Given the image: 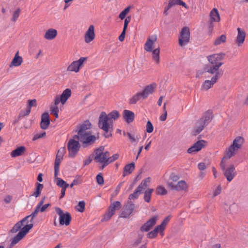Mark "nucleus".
I'll list each match as a JSON object with an SVG mask.
<instances>
[{
	"label": "nucleus",
	"instance_id": "nucleus-50",
	"mask_svg": "<svg viewBox=\"0 0 248 248\" xmlns=\"http://www.w3.org/2000/svg\"><path fill=\"white\" fill-rule=\"evenodd\" d=\"M113 215L110 213L108 210V211L103 216L101 221H107L109 220Z\"/></svg>",
	"mask_w": 248,
	"mask_h": 248
},
{
	"label": "nucleus",
	"instance_id": "nucleus-19",
	"mask_svg": "<svg viewBox=\"0 0 248 248\" xmlns=\"http://www.w3.org/2000/svg\"><path fill=\"white\" fill-rule=\"evenodd\" d=\"M157 220V216L152 217L140 227V231L143 232L149 231L156 223Z\"/></svg>",
	"mask_w": 248,
	"mask_h": 248
},
{
	"label": "nucleus",
	"instance_id": "nucleus-27",
	"mask_svg": "<svg viewBox=\"0 0 248 248\" xmlns=\"http://www.w3.org/2000/svg\"><path fill=\"white\" fill-rule=\"evenodd\" d=\"M237 31L238 34L236 42L239 45V46H240L242 45L245 41L246 37V32L244 30L239 28H237Z\"/></svg>",
	"mask_w": 248,
	"mask_h": 248
},
{
	"label": "nucleus",
	"instance_id": "nucleus-41",
	"mask_svg": "<svg viewBox=\"0 0 248 248\" xmlns=\"http://www.w3.org/2000/svg\"><path fill=\"white\" fill-rule=\"evenodd\" d=\"M150 177H148L142 181L140 184L138 186L139 189L142 191L143 189H145L148 186V184L150 183Z\"/></svg>",
	"mask_w": 248,
	"mask_h": 248
},
{
	"label": "nucleus",
	"instance_id": "nucleus-55",
	"mask_svg": "<svg viewBox=\"0 0 248 248\" xmlns=\"http://www.w3.org/2000/svg\"><path fill=\"white\" fill-rule=\"evenodd\" d=\"M36 106L37 104L36 99H34L32 100H29L28 101V106L27 108H30L31 110L32 107H36Z\"/></svg>",
	"mask_w": 248,
	"mask_h": 248
},
{
	"label": "nucleus",
	"instance_id": "nucleus-30",
	"mask_svg": "<svg viewBox=\"0 0 248 248\" xmlns=\"http://www.w3.org/2000/svg\"><path fill=\"white\" fill-rule=\"evenodd\" d=\"M210 20L215 22H219L220 21V16L217 8H213L210 12Z\"/></svg>",
	"mask_w": 248,
	"mask_h": 248
},
{
	"label": "nucleus",
	"instance_id": "nucleus-57",
	"mask_svg": "<svg viewBox=\"0 0 248 248\" xmlns=\"http://www.w3.org/2000/svg\"><path fill=\"white\" fill-rule=\"evenodd\" d=\"M96 182L99 185H102L104 184V178L101 173H99L96 176Z\"/></svg>",
	"mask_w": 248,
	"mask_h": 248
},
{
	"label": "nucleus",
	"instance_id": "nucleus-54",
	"mask_svg": "<svg viewBox=\"0 0 248 248\" xmlns=\"http://www.w3.org/2000/svg\"><path fill=\"white\" fill-rule=\"evenodd\" d=\"M119 157V155L118 154H115L111 156H108V165L110 163H111L112 162H114L116 160H117Z\"/></svg>",
	"mask_w": 248,
	"mask_h": 248
},
{
	"label": "nucleus",
	"instance_id": "nucleus-59",
	"mask_svg": "<svg viewBox=\"0 0 248 248\" xmlns=\"http://www.w3.org/2000/svg\"><path fill=\"white\" fill-rule=\"evenodd\" d=\"M131 19V16H128L125 18H124L123 29L125 30H127L128 25L129 23L130 22Z\"/></svg>",
	"mask_w": 248,
	"mask_h": 248
},
{
	"label": "nucleus",
	"instance_id": "nucleus-58",
	"mask_svg": "<svg viewBox=\"0 0 248 248\" xmlns=\"http://www.w3.org/2000/svg\"><path fill=\"white\" fill-rule=\"evenodd\" d=\"M46 133L45 132H43L41 133H37L34 135V136L32 138V140L34 141V140H37L38 139L43 138L46 136Z\"/></svg>",
	"mask_w": 248,
	"mask_h": 248
},
{
	"label": "nucleus",
	"instance_id": "nucleus-2",
	"mask_svg": "<svg viewBox=\"0 0 248 248\" xmlns=\"http://www.w3.org/2000/svg\"><path fill=\"white\" fill-rule=\"evenodd\" d=\"M98 127L102 129L106 138L111 136V132L113 131V122L107 117V114L105 112H102L99 117Z\"/></svg>",
	"mask_w": 248,
	"mask_h": 248
},
{
	"label": "nucleus",
	"instance_id": "nucleus-47",
	"mask_svg": "<svg viewBox=\"0 0 248 248\" xmlns=\"http://www.w3.org/2000/svg\"><path fill=\"white\" fill-rule=\"evenodd\" d=\"M55 178L56 180L57 185L59 187H62V188L64 187L66 185H68L62 179L58 178V176L56 177H55Z\"/></svg>",
	"mask_w": 248,
	"mask_h": 248
},
{
	"label": "nucleus",
	"instance_id": "nucleus-39",
	"mask_svg": "<svg viewBox=\"0 0 248 248\" xmlns=\"http://www.w3.org/2000/svg\"><path fill=\"white\" fill-rule=\"evenodd\" d=\"M170 218V216L167 217L163 220V221L161 222V223L158 225V226H161L162 227V228H163L162 231H158V232L160 233V235L162 236H164V233L163 232L165 230L166 226H167V224L168 223V222H169Z\"/></svg>",
	"mask_w": 248,
	"mask_h": 248
},
{
	"label": "nucleus",
	"instance_id": "nucleus-64",
	"mask_svg": "<svg viewBox=\"0 0 248 248\" xmlns=\"http://www.w3.org/2000/svg\"><path fill=\"white\" fill-rule=\"evenodd\" d=\"M173 6V4L171 3H169L168 6L165 7L164 11V14L165 16L168 15V11Z\"/></svg>",
	"mask_w": 248,
	"mask_h": 248
},
{
	"label": "nucleus",
	"instance_id": "nucleus-48",
	"mask_svg": "<svg viewBox=\"0 0 248 248\" xmlns=\"http://www.w3.org/2000/svg\"><path fill=\"white\" fill-rule=\"evenodd\" d=\"M43 185L42 184H38L36 187V191L32 195L35 196V197H38L39 196L41 193V191L43 189Z\"/></svg>",
	"mask_w": 248,
	"mask_h": 248
},
{
	"label": "nucleus",
	"instance_id": "nucleus-63",
	"mask_svg": "<svg viewBox=\"0 0 248 248\" xmlns=\"http://www.w3.org/2000/svg\"><path fill=\"white\" fill-rule=\"evenodd\" d=\"M170 179L174 182H177L179 180V177L175 174L171 173L170 175Z\"/></svg>",
	"mask_w": 248,
	"mask_h": 248
},
{
	"label": "nucleus",
	"instance_id": "nucleus-9",
	"mask_svg": "<svg viewBox=\"0 0 248 248\" xmlns=\"http://www.w3.org/2000/svg\"><path fill=\"white\" fill-rule=\"evenodd\" d=\"M79 140H76V138L70 139L67 143V149L68 151L69 156L70 157H74L78 154L80 145L79 143Z\"/></svg>",
	"mask_w": 248,
	"mask_h": 248
},
{
	"label": "nucleus",
	"instance_id": "nucleus-14",
	"mask_svg": "<svg viewBox=\"0 0 248 248\" xmlns=\"http://www.w3.org/2000/svg\"><path fill=\"white\" fill-rule=\"evenodd\" d=\"M71 91L69 89L64 90L62 94L59 95H56L54 98V103L55 105H58L60 103L64 105L68 99L71 96Z\"/></svg>",
	"mask_w": 248,
	"mask_h": 248
},
{
	"label": "nucleus",
	"instance_id": "nucleus-40",
	"mask_svg": "<svg viewBox=\"0 0 248 248\" xmlns=\"http://www.w3.org/2000/svg\"><path fill=\"white\" fill-rule=\"evenodd\" d=\"M154 189L152 188H149L144 192V200L145 202H149L151 200L152 193Z\"/></svg>",
	"mask_w": 248,
	"mask_h": 248
},
{
	"label": "nucleus",
	"instance_id": "nucleus-36",
	"mask_svg": "<svg viewBox=\"0 0 248 248\" xmlns=\"http://www.w3.org/2000/svg\"><path fill=\"white\" fill-rule=\"evenodd\" d=\"M120 116V114L118 111L116 110H113L108 115L107 117L111 121H115L117 120Z\"/></svg>",
	"mask_w": 248,
	"mask_h": 248
},
{
	"label": "nucleus",
	"instance_id": "nucleus-23",
	"mask_svg": "<svg viewBox=\"0 0 248 248\" xmlns=\"http://www.w3.org/2000/svg\"><path fill=\"white\" fill-rule=\"evenodd\" d=\"M23 62V59L21 56L19 55V51H17L12 61L10 62L9 64L10 67H18Z\"/></svg>",
	"mask_w": 248,
	"mask_h": 248
},
{
	"label": "nucleus",
	"instance_id": "nucleus-25",
	"mask_svg": "<svg viewBox=\"0 0 248 248\" xmlns=\"http://www.w3.org/2000/svg\"><path fill=\"white\" fill-rule=\"evenodd\" d=\"M50 124L49 117L48 113H44L42 115L41 122L40 123L41 128L46 129Z\"/></svg>",
	"mask_w": 248,
	"mask_h": 248
},
{
	"label": "nucleus",
	"instance_id": "nucleus-15",
	"mask_svg": "<svg viewBox=\"0 0 248 248\" xmlns=\"http://www.w3.org/2000/svg\"><path fill=\"white\" fill-rule=\"evenodd\" d=\"M146 51L150 53L152 60L155 64L158 65L160 63L159 47H145Z\"/></svg>",
	"mask_w": 248,
	"mask_h": 248
},
{
	"label": "nucleus",
	"instance_id": "nucleus-12",
	"mask_svg": "<svg viewBox=\"0 0 248 248\" xmlns=\"http://www.w3.org/2000/svg\"><path fill=\"white\" fill-rule=\"evenodd\" d=\"M65 153V149L64 147L61 148L58 151L54 163V176L56 177L59 174V166L61 161L63 159Z\"/></svg>",
	"mask_w": 248,
	"mask_h": 248
},
{
	"label": "nucleus",
	"instance_id": "nucleus-42",
	"mask_svg": "<svg viewBox=\"0 0 248 248\" xmlns=\"http://www.w3.org/2000/svg\"><path fill=\"white\" fill-rule=\"evenodd\" d=\"M39 212H40V208H38L36 206L34 212H33L31 215L24 217V220H26V221L28 218H31L30 221H31V222H32L34 217L37 216V215L38 214Z\"/></svg>",
	"mask_w": 248,
	"mask_h": 248
},
{
	"label": "nucleus",
	"instance_id": "nucleus-13",
	"mask_svg": "<svg viewBox=\"0 0 248 248\" xmlns=\"http://www.w3.org/2000/svg\"><path fill=\"white\" fill-rule=\"evenodd\" d=\"M190 31L187 27H183L180 32V36L179 39V44L182 46L186 45L189 42Z\"/></svg>",
	"mask_w": 248,
	"mask_h": 248
},
{
	"label": "nucleus",
	"instance_id": "nucleus-45",
	"mask_svg": "<svg viewBox=\"0 0 248 248\" xmlns=\"http://www.w3.org/2000/svg\"><path fill=\"white\" fill-rule=\"evenodd\" d=\"M130 6H128L126 8H125L124 10H123L120 14L119 15V17L123 20L124 18H125L126 17L127 14L129 12L130 10Z\"/></svg>",
	"mask_w": 248,
	"mask_h": 248
},
{
	"label": "nucleus",
	"instance_id": "nucleus-11",
	"mask_svg": "<svg viewBox=\"0 0 248 248\" xmlns=\"http://www.w3.org/2000/svg\"><path fill=\"white\" fill-rule=\"evenodd\" d=\"M55 211L59 216L60 224L61 225H69L72 219L70 214L67 212L64 213L63 210L59 207H56Z\"/></svg>",
	"mask_w": 248,
	"mask_h": 248
},
{
	"label": "nucleus",
	"instance_id": "nucleus-61",
	"mask_svg": "<svg viewBox=\"0 0 248 248\" xmlns=\"http://www.w3.org/2000/svg\"><path fill=\"white\" fill-rule=\"evenodd\" d=\"M126 30L123 29V31L120 34V35L119 37V40L120 41H123L124 39L125 36V33H126Z\"/></svg>",
	"mask_w": 248,
	"mask_h": 248
},
{
	"label": "nucleus",
	"instance_id": "nucleus-43",
	"mask_svg": "<svg viewBox=\"0 0 248 248\" xmlns=\"http://www.w3.org/2000/svg\"><path fill=\"white\" fill-rule=\"evenodd\" d=\"M167 193V191L164 186H160L156 189V194L159 195H164Z\"/></svg>",
	"mask_w": 248,
	"mask_h": 248
},
{
	"label": "nucleus",
	"instance_id": "nucleus-26",
	"mask_svg": "<svg viewBox=\"0 0 248 248\" xmlns=\"http://www.w3.org/2000/svg\"><path fill=\"white\" fill-rule=\"evenodd\" d=\"M123 115L124 121L127 123H131L134 120L135 114L130 110L124 109Z\"/></svg>",
	"mask_w": 248,
	"mask_h": 248
},
{
	"label": "nucleus",
	"instance_id": "nucleus-34",
	"mask_svg": "<svg viewBox=\"0 0 248 248\" xmlns=\"http://www.w3.org/2000/svg\"><path fill=\"white\" fill-rule=\"evenodd\" d=\"M26 221V220H24V218H23L21 220L17 222L12 228L11 230V232L13 233H15L17 232L18 231H20L23 225V223Z\"/></svg>",
	"mask_w": 248,
	"mask_h": 248
},
{
	"label": "nucleus",
	"instance_id": "nucleus-6",
	"mask_svg": "<svg viewBox=\"0 0 248 248\" xmlns=\"http://www.w3.org/2000/svg\"><path fill=\"white\" fill-rule=\"evenodd\" d=\"M33 224H27L24 226L18 233L11 240V243L9 248L13 247L21 241L32 228Z\"/></svg>",
	"mask_w": 248,
	"mask_h": 248
},
{
	"label": "nucleus",
	"instance_id": "nucleus-32",
	"mask_svg": "<svg viewBox=\"0 0 248 248\" xmlns=\"http://www.w3.org/2000/svg\"><path fill=\"white\" fill-rule=\"evenodd\" d=\"M163 229L161 226H157L152 231L147 233V237L150 239L155 238L157 236L158 231H162Z\"/></svg>",
	"mask_w": 248,
	"mask_h": 248
},
{
	"label": "nucleus",
	"instance_id": "nucleus-35",
	"mask_svg": "<svg viewBox=\"0 0 248 248\" xmlns=\"http://www.w3.org/2000/svg\"><path fill=\"white\" fill-rule=\"evenodd\" d=\"M141 99H144L145 98H143V96L142 95L141 93L139 92L135 94L130 99L129 103L131 104H135Z\"/></svg>",
	"mask_w": 248,
	"mask_h": 248
},
{
	"label": "nucleus",
	"instance_id": "nucleus-24",
	"mask_svg": "<svg viewBox=\"0 0 248 248\" xmlns=\"http://www.w3.org/2000/svg\"><path fill=\"white\" fill-rule=\"evenodd\" d=\"M134 208V204L133 203H131L126 205L121 213V217L124 218L128 217L133 212Z\"/></svg>",
	"mask_w": 248,
	"mask_h": 248
},
{
	"label": "nucleus",
	"instance_id": "nucleus-10",
	"mask_svg": "<svg viewBox=\"0 0 248 248\" xmlns=\"http://www.w3.org/2000/svg\"><path fill=\"white\" fill-rule=\"evenodd\" d=\"M76 138L81 143L84 148L93 144L96 140V137L94 135H92L91 132L84 134V135L82 134Z\"/></svg>",
	"mask_w": 248,
	"mask_h": 248
},
{
	"label": "nucleus",
	"instance_id": "nucleus-22",
	"mask_svg": "<svg viewBox=\"0 0 248 248\" xmlns=\"http://www.w3.org/2000/svg\"><path fill=\"white\" fill-rule=\"evenodd\" d=\"M156 88V85L155 83H152L146 86L144 90L141 92L143 96V98H146L149 95L153 93Z\"/></svg>",
	"mask_w": 248,
	"mask_h": 248
},
{
	"label": "nucleus",
	"instance_id": "nucleus-29",
	"mask_svg": "<svg viewBox=\"0 0 248 248\" xmlns=\"http://www.w3.org/2000/svg\"><path fill=\"white\" fill-rule=\"evenodd\" d=\"M26 151V148L21 146L17 147L11 153V156L13 157H16L20 155H22Z\"/></svg>",
	"mask_w": 248,
	"mask_h": 248
},
{
	"label": "nucleus",
	"instance_id": "nucleus-49",
	"mask_svg": "<svg viewBox=\"0 0 248 248\" xmlns=\"http://www.w3.org/2000/svg\"><path fill=\"white\" fill-rule=\"evenodd\" d=\"M85 202L84 201H80L78 203L77 210L80 212H83L85 209Z\"/></svg>",
	"mask_w": 248,
	"mask_h": 248
},
{
	"label": "nucleus",
	"instance_id": "nucleus-44",
	"mask_svg": "<svg viewBox=\"0 0 248 248\" xmlns=\"http://www.w3.org/2000/svg\"><path fill=\"white\" fill-rule=\"evenodd\" d=\"M226 40V37L225 35L222 34L220 35L219 37L217 38L214 43V45L215 46L219 45L221 43H224Z\"/></svg>",
	"mask_w": 248,
	"mask_h": 248
},
{
	"label": "nucleus",
	"instance_id": "nucleus-62",
	"mask_svg": "<svg viewBox=\"0 0 248 248\" xmlns=\"http://www.w3.org/2000/svg\"><path fill=\"white\" fill-rule=\"evenodd\" d=\"M69 186V185H67L64 187H63L61 189L60 199L62 198L65 194L66 189Z\"/></svg>",
	"mask_w": 248,
	"mask_h": 248
},
{
	"label": "nucleus",
	"instance_id": "nucleus-37",
	"mask_svg": "<svg viewBox=\"0 0 248 248\" xmlns=\"http://www.w3.org/2000/svg\"><path fill=\"white\" fill-rule=\"evenodd\" d=\"M127 136L128 137L130 142L132 144H137L139 140L140 139V136L139 135H133L130 133H128L127 134Z\"/></svg>",
	"mask_w": 248,
	"mask_h": 248
},
{
	"label": "nucleus",
	"instance_id": "nucleus-46",
	"mask_svg": "<svg viewBox=\"0 0 248 248\" xmlns=\"http://www.w3.org/2000/svg\"><path fill=\"white\" fill-rule=\"evenodd\" d=\"M142 190L139 189L138 187L136 188L134 192L129 196V200H134L137 199L139 197V196L141 193Z\"/></svg>",
	"mask_w": 248,
	"mask_h": 248
},
{
	"label": "nucleus",
	"instance_id": "nucleus-51",
	"mask_svg": "<svg viewBox=\"0 0 248 248\" xmlns=\"http://www.w3.org/2000/svg\"><path fill=\"white\" fill-rule=\"evenodd\" d=\"M31 110L30 108H27L25 110H22L20 113L19 114V117L20 118H23L25 116H28L31 113Z\"/></svg>",
	"mask_w": 248,
	"mask_h": 248
},
{
	"label": "nucleus",
	"instance_id": "nucleus-56",
	"mask_svg": "<svg viewBox=\"0 0 248 248\" xmlns=\"http://www.w3.org/2000/svg\"><path fill=\"white\" fill-rule=\"evenodd\" d=\"M146 131L148 133H152L154 130V127L150 121H148L146 124Z\"/></svg>",
	"mask_w": 248,
	"mask_h": 248
},
{
	"label": "nucleus",
	"instance_id": "nucleus-4",
	"mask_svg": "<svg viewBox=\"0 0 248 248\" xmlns=\"http://www.w3.org/2000/svg\"><path fill=\"white\" fill-rule=\"evenodd\" d=\"M244 141L245 140L242 137H236L233 140L232 144L226 150L225 156L228 158H231L234 156L236 152L241 148Z\"/></svg>",
	"mask_w": 248,
	"mask_h": 248
},
{
	"label": "nucleus",
	"instance_id": "nucleus-38",
	"mask_svg": "<svg viewBox=\"0 0 248 248\" xmlns=\"http://www.w3.org/2000/svg\"><path fill=\"white\" fill-rule=\"evenodd\" d=\"M157 40V36L155 34L149 36L144 46H153L154 43Z\"/></svg>",
	"mask_w": 248,
	"mask_h": 248
},
{
	"label": "nucleus",
	"instance_id": "nucleus-7",
	"mask_svg": "<svg viewBox=\"0 0 248 248\" xmlns=\"http://www.w3.org/2000/svg\"><path fill=\"white\" fill-rule=\"evenodd\" d=\"M109 155V153L108 151L104 152V148L101 147L95 150L94 159L97 162L103 164L102 167L103 169L104 167L108 165V157Z\"/></svg>",
	"mask_w": 248,
	"mask_h": 248
},
{
	"label": "nucleus",
	"instance_id": "nucleus-3",
	"mask_svg": "<svg viewBox=\"0 0 248 248\" xmlns=\"http://www.w3.org/2000/svg\"><path fill=\"white\" fill-rule=\"evenodd\" d=\"M230 158L224 156L220 164V168L223 171V174L229 182L232 181L236 175L235 168L233 164H227Z\"/></svg>",
	"mask_w": 248,
	"mask_h": 248
},
{
	"label": "nucleus",
	"instance_id": "nucleus-31",
	"mask_svg": "<svg viewBox=\"0 0 248 248\" xmlns=\"http://www.w3.org/2000/svg\"><path fill=\"white\" fill-rule=\"evenodd\" d=\"M121 207V203L120 202L115 201L111 203L108 207V210L114 215L116 210H118Z\"/></svg>",
	"mask_w": 248,
	"mask_h": 248
},
{
	"label": "nucleus",
	"instance_id": "nucleus-52",
	"mask_svg": "<svg viewBox=\"0 0 248 248\" xmlns=\"http://www.w3.org/2000/svg\"><path fill=\"white\" fill-rule=\"evenodd\" d=\"M20 13V9L18 8L13 13L11 20L16 21L19 17Z\"/></svg>",
	"mask_w": 248,
	"mask_h": 248
},
{
	"label": "nucleus",
	"instance_id": "nucleus-5",
	"mask_svg": "<svg viewBox=\"0 0 248 248\" xmlns=\"http://www.w3.org/2000/svg\"><path fill=\"white\" fill-rule=\"evenodd\" d=\"M211 120V117L209 113H206L195 124L192 133L194 135L199 134Z\"/></svg>",
	"mask_w": 248,
	"mask_h": 248
},
{
	"label": "nucleus",
	"instance_id": "nucleus-33",
	"mask_svg": "<svg viewBox=\"0 0 248 248\" xmlns=\"http://www.w3.org/2000/svg\"><path fill=\"white\" fill-rule=\"evenodd\" d=\"M135 169V164L132 162L125 166L124 169L123 175L125 176L131 174Z\"/></svg>",
	"mask_w": 248,
	"mask_h": 248
},
{
	"label": "nucleus",
	"instance_id": "nucleus-17",
	"mask_svg": "<svg viewBox=\"0 0 248 248\" xmlns=\"http://www.w3.org/2000/svg\"><path fill=\"white\" fill-rule=\"evenodd\" d=\"M211 80H206L202 85L203 90L207 91L213 87V85L217 82L218 79L222 76L220 74H214Z\"/></svg>",
	"mask_w": 248,
	"mask_h": 248
},
{
	"label": "nucleus",
	"instance_id": "nucleus-18",
	"mask_svg": "<svg viewBox=\"0 0 248 248\" xmlns=\"http://www.w3.org/2000/svg\"><path fill=\"white\" fill-rule=\"evenodd\" d=\"M91 126V124L89 121H84V123L79 126L78 129L77 130L78 135L74 136V138L80 136L82 135V134L84 135V134L90 132L88 130L90 129Z\"/></svg>",
	"mask_w": 248,
	"mask_h": 248
},
{
	"label": "nucleus",
	"instance_id": "nucleus-53",
	"mask_svg": "<svg viewBox=\"0 0 248 248\" xmlns=\"http://www.w3.org/2000/svg\"><path fill=\"white\" fill-rule=\"evenodd\" d=\"M222 190V187L219 185L213 191V196L214 197L217 196L220 194Z\"/></svg>",
	"mask_w": 248,
	"mask_h": 248
},
{
	"label": "nucleus",
	"instance_id": "nucleus-21",
	"mask_svg": "<svg viewBox=\"0 0 248 248\" xmlns=\"http://www.w3.org/2000/svg\"><path fill=\"white\" fill-rule=\"evenodd\" d=\"M95 38L94 28L93 25H90L85 34V41L90 43Z\"/></svg>",
	"mask_w": 248,
	"mask_h": 248
},
{
	"label": "nucleus",
	"instance_id": "nucleus-20",
	"mask_svg": "<svg viewBox=\"0 0 248 248\" xmlns=\"http://www.w3.org/2000/svg\"><path fill=\"white\" fill-rule=\"evenodd\" d=\"M206 144V142L205 140H198L187 150V152L189 154L197 152L205 146Z\"/></svg>",
	"mask_w": 248,
	"mask_h": 248
},
{
	"label": "nucleus",
	"instance_id": "nucleus-8",
	"mask_svg": "<svg viewBox=\"0 0 248 248\" xmlns=\"http://www.w3.org/2000/svg\"><path fill=\"white\" fill-rule=\"evenodd\" d=\"M87 57H81L78 60L73 61L67 67V71L70 72L78 73L86 63Z\"/></svg>",
	"mask_w": 248,
	"mask_h": 248
},
{
	"label": "nucleus",
	"instance_id": "nucleus-16",
	"mask_svg": "<svg viewBox=\"0 0 248 248\" xmlns=\"http://www.w3.org/2000/svg\"><path fill=\"white\" fill-rule=\"evenodd\" d=\"M168 186L171 190H175L176 191H185L188 188V185L185 181H180L176 185H174L172 182H168L167 183Z\"/></svg>",
	"mask_w": 248,
	"mask_h": 248
},
{
	"label": "nucleus",
	"instance_id": "nucleus-60",
	"mask_svg": "<svg viewBox=\"0 0 248 248\" xmlns=\"http://www.w3.org/2000/svg\"><path fill=\"white\" fill-rule=\"evenodd\" d=\"M57 105H55L54 104V106H51L50 110L52 114H53L55 112H59V110Z\"/></svg>",
	"mask_w": 248,
	"mask_h": 248
},
{
	"label": "nucleus",
	"instance_id": "nucleus-28",
	"mask_svg": "<svg viewBox=\"0 0 248 248\" xmlns=\"http://www.w3.org/2000/svg\"><path fill=\"white\" fill-rule=\"evenodd\" d=\"M57 33V31L56 29L50 28L46 31L44 38L47 40H51L56 37Z\"/></svg>",
	"mask_w": 248,
	"mask_h": 248
},
{
	"label": "nucleus",
	"instance_id": "nucleus-1",
	"mask_svg": "<svg viewBox=\"0 0 248 248\" xmlns=\"http://www.w3.org/2000/svg\"><path fill=\"white\" fill-rule=\"evenodd\" d=\"M224 56L223 54H215L208 56L207 59L209 64L206 65L204 68L205 72L211 74L218 73L222 76L223 71L219 70V68L223 64L222 60Z\"/></svg>",
	"mask_w": 248,
	"mask_h": 248
}]
</instances>
